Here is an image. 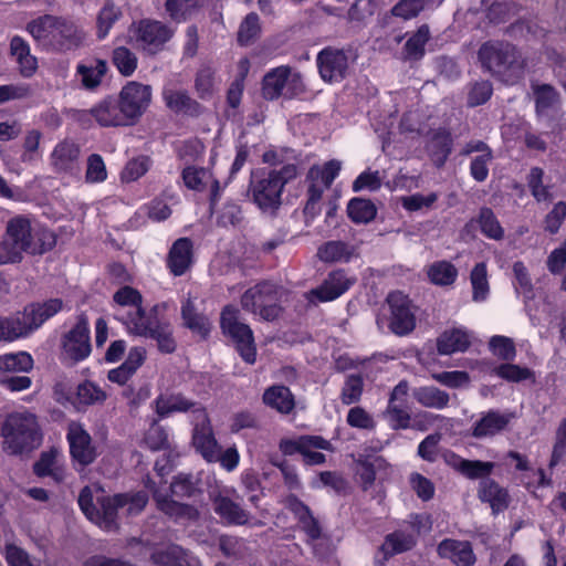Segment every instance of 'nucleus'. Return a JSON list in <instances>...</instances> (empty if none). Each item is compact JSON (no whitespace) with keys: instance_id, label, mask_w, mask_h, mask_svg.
<instances>
[{"instance_id":"obj_63","label":"nucleus","mask_w":566,"mask_h":566,"mask_svg":"<svg viewBox=\"0 0 566 566\" xmlns=\"http://www.w3.org/2000/svg\"><path fill=\"white\" fill-rule=\"evenodd\" d=\"M214 76L210 66H202L196 76L195 87L201 98H207L212 95L214 91Z\"/></svg>"},{"instance_id":"obj_20","label":"nucleus","mask_w":566,"mask_h":566,"mask_svg":"<svg viewBox=\"0 0 566 566\" xmlns=\"http://www.w3.org/2000/svg\"><path fill=\"white\" fill-rule=\"evenodd\" d=\"M114 302L118 306V310L115 313V318L122 322L126 329L128 331L127 321L133 318L137 313H140L143 316H151L156 313V307H154L148 314L145 313L142 308V295L139 292L130 286H124L119 289L114 294Z\"/></svg>"},{"instance_id":"obj_48","label":"nucleus","mask_w":566,"mask_h":566,"mask_svg":"<svg viewBox=\"0 0 566 566\" xmlns=\"http://www.w3.org/2000/svg\"><path fill=\"white\" fill-rule=\"evenodd\" d=\"M415 399L427 408L443 409L449 403V395L436 387H420L413 392Z\"/></svg>"},{"instance_id":"obj_8","label":"nucleus","mask_w":566,"mask_h":566,"mask_svg":"<svg viewBox=\"0 0 566 566\" xmlns=\"http://www.w3.org/2000/svg\"><path fill=\"white\" fill-rule=\"evenodd\" d=\"M276 302V286L269 282L249 289L241 298V305L245 311L265 321H273L279 316L281 308Z\"/></svg>"},{"instance_id":"obj_19","label":"nucleus","mask_w":566,"mask_h":566,"mask_svg":"<svg viewBox=\"0 0 566 566\" xmlns=\"http://www.w3.org/2000/svg\"><path fill=\"white\" fill-rule=\"evenodd\" d=\"M355 283V277L349 276L344 270L332 271L323 283L308 292L307 298L313 302H331L338 298Z\"/></svg>"},{"instance_id":"obj_62","label":"nucleus","mask_w":566,"mask_h":566,"mask_svg":"<svg viewBox=\"0 0 566 566\" xmlns=\"http://www.w3.org/2000/svg\"><path fill=\"white\" fill-rule=\"evenodd\" d=\"M514 287L517 294L531 297L533 284L528 271L523 262L517 261L513 264Z\"/></svg>"},{"instance_id":"obj_46","label":"nucleus","mask_w":566,"mask_h":566,"mask_svg":"<svg viewBox=\"0 0 566 566\" xmlns=\"http://www.w3.org/2000/svg\"><path fill=\"white\" fill-rule=\"evenodd\" d=\"M535 97L536 112L538 115H545L548 111L554 109L558 104L559 95L556 90L548 84H532Z\"/></svg>"},{"instance_id":"obj_52","label":"nucleus","mask_w":566,"mask_h":566,"mask_svg":"<svg viewBox=\"0 0 566 566\" xmlns=\"http://www.w3.org/2000/svg\"><path fill=\"white\" fill-rule=\"evenodd\" d=\"M493 371L500 378L512 382L534 379V373L530 368L514 364H501Z\"/></svg>"},{"instance_id":"obj_18","label":"nucleus","mask_w":566,"mask_h":566,"mask_svg":"<svg viewBox=\"0 0 566 566\" xmlns=\"http://www.w3.org/2000/svg\"><path fill=\"white\" fill-rule=\"evenodd\" d=\"M174 31L158 21H142L135 36L137 44L146 52L155 54L171 38Z\"/></svg>"},{"instance_id":"obj_26","label":"nucleus","mask_w":566,"mask_h":566,"mask_svg":"<svg viewBox=\"0 0 566 566\" xmlns=\"http://www.w3.org/2000/svg\"><path fill=\"white\" fill-rule=\"evenodd\" d=\"M154 403L159 417L165 418L174 412H190L191 422H195V410L205 409L200 403L190 401L181 395H160Z\"/></svg>"},{"instance_id":"obj_14","label":"nucleus","mask_w":566,"mask_h":566,"mask_svg":"<svg viewBox=\"0 0 566 566\" xmlns=\"http://www.w3.org/2000/svg\"><path fill=\"white\" fill-rule=\"evenodd\" d=\"M353 55L349 51L338 49H324L317 55L319 74L325 82L342 81L348 70Z\"/></svg>"},{"instance_id":"obj_34","label":"nucleus","mask_w":566,"mask_h":566,"mask_svg":"<svg viewBox=\"0 0 566 566\" xmlns=\"http://www.w3.org/2000/svg\"><path fill=\"white\" fill-rule=\"evenodd\" d=\"M151 558L160 566H200L199 560L189 555L178 545H170L165 549L156 551Z\"/></svg>"},{"instance_id":"obj_9","label":"nucleus","mask_w":566,"mask_h":566,"mask_svg":"<svg viewBox=\"0 0 566 566\" xmlns=\"http://www.w3.org/2000/svg\"><path fill=\"white\" fill-rule=\"evenodd\" d=\"M127 323L128 333L156 339L160 352L169 354L175 350L176 342L170 325L159 322L155 313L151 316L137 313Z\"/></svg>"},{"instance_id":"obj_31","label":"nucleus","mask_w":566,"mask_h":566,"mask_svg":"<svg viewBox=\"0 0 566 566\" xmlns=\"http://www.w3.org/2000/svg\"><path fill=\"white\" fill-rule=\"evenodd\" d=\"M479 499L490 504L493 513L504 511L509 506V493L497 482L484 479L480 482L478 490Z\"/></svg>"},{"instance_id":"obj_4","label":"nucleus","mask_w":566,"mask_h":566,"mask_svg":"<svg viewBox=\"0 0 566 566\" xmlns=\"http://www.w3.org/2000/svg\"><path fill=\"white\" fill-rule=\"evenodd\" d=\"M295 165H285L280 170H256L251 176L250 191L255 205L262 210L280 206L284 186L296 178Z\"/></svg>"},{"instance_id":"obj_50","label":"nucleus","mask_w":566,"mask_h":566,"mask_svg":"<svg viewBox=\"0 0 566 566\" xmlns=\"http://www.w3.org/2000/svg\"><path fill=\"white\" fill-rule=\"evenodd\" d=\"M42 139V132L36 128L25 130L22 142L21 161L31 164L41 157L40 142Z\"/></svg>"},{"instance_id":"obj_3","label":"nucleus","mask_w":566,"mask_h":566,"mask_svg":"<svg viewBox=\"0 0 566 566\" xmlns=\"http://www.w3.org/2000/svg\"><path fill=\"white\" fill-rule=\"evenodd\" d=\"M484 69L506 84L516 83L524 74V61L516 48L507 42L489 41L479 50Z\"/></svg>"},{"instance_id":"obj_17","label":"nucleus","mask_w":566,"mask_h":566,"mask_svg":"<svg viewBox=\"0 0 566 566\" xmlns=\"http://www.w3.org/2000/svg\"><path fill=\"white\" fill-rule=\"evenodd\" d=\"M70 444V453L73 460L81 465L91 464L96 458V450L92 443L90 433L80 422H71L66 434Z\"/></svg>"},{"instance_id":"obj_22","label":"nucleus","mask_w":566,"mask_h":566,"mask_svg":"<svg viewBox=\"0 0 566 566\" xmlns=\"http://www.w3.org/2000/svg\"><path fill=\"white\" fill-rule=\"evenodd\" d=\"M165 105L177 114L198 116L202 113L201 105L186 90L178 88L172 82H167L163 88Z\"/></svg>"},{"instance_id":"obj_12","label":"nucleus","mask_w":566,"mask_h":566,"mask_svg":"<svg viewBox=\"0 0 566 566\" xmlns=\"http://www.w3.org/2000/svg\"><path fill=\"white\" fill-rule=\"evenodd\" d=\"M151 101V87L139 82H128L120 91L119 104L130 124L137 120L148 108Z\"/></svg>"},{"instance_id":"obj_58","label":"nucleus","mask_w":566,"mask_h":566,"mask_svg":"<svg viewBox=\"0 0 566 566\" xmlns=\"http://www.w3.org/2000/svg\"><path fill=\"white\" fill-rule=\"evenodd\" d=\"M428 40L429 28L427 25H421L406 42L405 51L407 56L413 60L420 59L424 53V45Z\"/></svg>"},{"instance_id":"obj_13","label":"nucleus","mask_w":566,"mask_h":566,"mask_svg":"<svg viewBox=\"0 0 566 566\" xmlns=\"http://www.w3.org/2000/svg\"><path fill=\"white\" fill-rule=\"evenodd\" d=\"M91 354L90 326L86 317L81 315L75 326L65 334L62 342V355L65 359L77 363Z\"/></svg>"},{"instance_id":"obj_44","label":"nucleus","mask_w":566,"mask_h":566,"mask_svg":"<svg viewBox=\"0 0 566 566\" xmlns=\"http://www.w3.org/2000/svg\"><path fill=\"white\" fill-rule=\"evenodd\" d=\"M308 446H318L322 449H329V441L319 436H302L297 439H283L280 442V450L286 455H292L296 452L302 453Z\"/></svg>"},{"instance_id":"obj_1","label":"nucleus","mask_w":566,"mask_h":566,"mask_svg":"<svg viewBox=\"0 0 566 566\" xmlns=\"http://www.w3.org/2000/svg\"><path fill=\"white\" fill-rule=\"evenodd\" d=\"M148 502L145 491L127 492L104 496L97 488L85 486L78 495V505L85 516L105 531L117 528L119 514H139Z\"/></svg>"},{"instance_id":"obj_56","label":"nucleus","mask_w":566,"mask_h":566,"mask_svg":"<svg viewBox=\"0 0 566 566\" xmlns=\"http://www.w3.org/2000/svg\"><path fill=\"white\" fill-rule=\"evenodd\" d=\"M113 63L122 75L130 76L137 67V57L127 48L119 46L113 52Z\"/></svg>"},{"instance_id":"obj_11","label":"nucleus","mask_w":566,"mask_h":566,"mask_svg":"<svg viewBox=\"0 0 566 566\" xmlns=\"http://www.w3.org/2000/svg\"><path fill=\"white\" fill-rule=\"evenodd\" d=\"M302 88L301 75L289 66H279L268 72L263 78L262 92L265 98L274 99L281 95L292 96Z\"/></svg>"},{"instance_id":"obj_21","label":"nucleus","mask_w":566,"mask_h":566,"mask_svg":"<svg viewBox=\"0 0 566 566\" xmlns=\"http://www.w3.org/2000/svg\"><path fill=\"white\" fill-rule=\"evenodd\" d=\"M339 170L340 163L337 160H331L324 166H313L307 174L311 181L307 190L308 199L321 202L324 191L331 187Z\"/></svg>"},{"instance_id":"obj_49","label":"nucleus","mask_w":566,"mask_h":566,"mask_svg":"<svg viewBox=\"0 0 566 566\" xmlns=\"http://www.w3.org/2000/svg\"><path fill=\"white\" fill-rule=\"evenodd\" d=\"M181 314L188 328L201 336H207L209 334L211 327L210 321L205 315L196 313L191 301H187L182 305Z\"/></svg>"},{"instance_id":"obj_39","label":"nucleus","mask_w":566,"mask_h":566,"mask_svg":"<svg viewBox=\"0 0 566 566\" xmlns=\"http://www.w3.org/2000/svg\"><path fill=\"white\" fill-rule=\"evenodd\" d=\"M33 358L27 352L10 353L0 356V376L29 373L33 368Z\"/></svg>"},{"instance_id":"obj_33","label":"nucleus","mask_w":566,"mask_h":566,"mask_svg":"<svg viewBox=\"0 0 566 566\" xmlns=\"http://www.w3.org/2000/svg\"><path fill=\"white\" fill-rule=\"evenodd\" d=\"M286 507L297 518L300 527L310 539H317L321 536L318 522L312 516L308 507L293 495L289 496L286 499Z\"/></svg>"},{"instance_id":"obj_2","label":"nucleus","mask_w":566,"mask_h":566,"mask_svg":"<svg viewBox=\"0 0 566 566\" xmlns=\"http://www.w3.org/2000/svg\"><path fill=\"white\" fill-rule=\"evenodd\" d=\"M27 31L46 50L67 51L77 48L82 41L81 32L73 22L50 14L30 21Z\"/></svg>"},{"instance_id":"obj_23","label":"nucleus","mask_w":566,"mask_h":566,"mask_svg":"<svg viewBox=\"0 0 566 566\" xmlns=\"http://www.w3.org/2000/svg\"><path fill=\"white\" fill-rule=\"evenodd\" d=\"M182 180L185 186L191 190H209L211 205L218 201L221 187L209 169L188 166L182 170Z\"/></svg>"},{"instance_id":"obj_30","label":"nucleus","mask_w":566,"mask_h":566,"mask_svg":"<svg viewBox=\"0 0 566 566\" xmlns=\"http://www.w3.org/2000/svg\"><path fill=\"white\" fill-rule=\"evenodd\" d=\"M448 463L470 480L486 479L495 467L494 462L467 460L455 454L448 458Z\"/></svg>"},{"instance_id":"obj_64","label":"nucleus","mask_w":566,"mask_h":566,"mask_svg":"<svg viewBox=\"0 0 566 566\" xmlns=\"http://www.w3.org/2000/svg\"><path fill=\"white\" fill-rule=\"evenodd\" d=\"M260 33V23L259 17L255 13H250L242 21L239 32H238V41L242 45L249 44L252 40H254Z\"/></svg>"},{"instance_id":"obj_59","label":"nucleus","mask_w":566,"mask_h":566,"mask_svg":"<svg viewBox=\"0 0 566 566\" xmlns=\"http://www.w3.org/2000/svg\"><path fill=\"white\" fill-rule=\"evenodd\" d=\"M76 398L81 405H93L106 399L105 391L92 381H84L77 386Z\"/></svg>"},{"instance_id":"obj_40","label":"nucleus","mask_w":566,"mask_h":566,"mask_svg":"<svg viewBox=\"0 0 566 566\" xmlns=\"http://www.w3.org/2000/svg\"><path fill=\"white\" fill-rule=\"evenodd\" d=\"M106 71L107 64L102 60L77 65V76L82 83V86L86 90H93L101 84Z\"/></svg>"},{"instance_id":"obj_36","label":"nucleus","mask_w":566,"mask_h":566,"mask_svg":"<svg viewBox=\"0 0 566 566\" xmlns=\"http://www.w3.org/2000/svg\"><path fill=\"white\" fill-rule=\"evenodd\" d=\"M471 344V335L467 329L453 328L446 331L438 339V350L442 355L464 352Z\"/></svg>"},{"instance_id":"obj_32","label":"nucleus","mask_w":566,"mask_h":566,"mask_svg":"<svg viewBox=\"0 0 566 566\" xmlns=\"http://www.w3.org/2000/svg\"><path fill=\"white\" fill-rule=\"evenodd\" d=\"M10 54L15 59L22 76L31 77L38 69V60L31 54L29 43L14 35L10 41Z\"/></svg>"},{"instance_id":"obj_25","label":"nucleus","mask_w":566,"mask_h":566,"mask_svg":"<svg viewBox=\"0 0 566 566\" xmlns=\"http://www.w3.org/2000/svg\"><path fill=\"white\" fill-rule=\"evenodd\" d=\"M438 554L442 558L450 559L457 566H471L475 563L472 546L467 541L443 539L438 546Z\"/></svg>"},{"instance_id":"obj_43","label":"nucleus","mask_w":566,"mask_h":566,"mask_svg":"<svg viewBox=\"0 0 566 566\" xmlns=\"http://www.w3.org/2000/svg\"><path fill=\"white\" fill-rule=\"evenodd\" d=\"M452 138L446 130L437 132L428 144L431 160L437 167L443 166L451 153Z\"/></svg>"},{"instance_id":"obj_28","label":"nucleus","mask_w":566,"mask_h":566,"mask_svg":"<svg viewBox=\"0 0 566 566\" xmlns=\"http://www.w3.org/2000/svg\"><path fill=\"white\" fill-rule=\"evenodd\" d=\"M78 156V146L73 142L63 140L54 147L51 164L60 172H72L77 167Z\"/></svg>"},{"instance_id":"obj_37","label":"nucleus","mask_w":566,"mask_h":566,"mask_svg":"<svg viewBox=\"0 0 566 566\" xmlns=\"http://www.w3.org/2000/svg\"><path fill=\"white\" fill-rule=\"evenodd\" d=\"M263 401L283 415L290 413L295 407L293 394L287 387L281 385L268 388L263 394Z\"/></svg>"},{"instance_id":"obj_35","label":"nucleus","mask_w":566,"mask_h":566,"mask_svg":"<svg viewBox=\"0 0 566 566\" xmlns=\"http://www.w3.org/2000/svg\"><path fill=\"white\" fill-rule=\"evenodd\" d=\"M511 416L497 411H489L479 419L472 429L475 438L493 437L501 432L510 422Z\"/></svg>"},{"instance_id":"obj_41","label":"nucleus","mask_w":566,"mask_h":566,"mask_svg":"<svg viewBox=\"0 0 566 566\" xmlns=\"http://www.w3.org/2000/svg\"><path fill=\"white\" fill-rule=\"evenodd\" d=\"M470 283L472 286L473 302H485L490 294L488 266L485 262H480L474 265L470 273Z\"/></svg>"},{"instance_id":"obj_24","label":"nucleus","mask_w":566,"mask_h":566,"mask_svg":"<svg viewBox=\"0 0 566 566\" xmlns=\"http://www.w3.org/2000/svg\"><path fill=\"white\" fill-rule=\"evenodd\" d=\"M193 263V244L188 238L176 240L167 255V268L175 276L184 275Z\"/></svg>"},{"instance_id":"obj_53","label":"nucleus","mask_w":566,"mask_h":566,"mask_svg":"<svg viewBox=\"0 0 566 566\" xmlns=\"http://www.w3.org/2000/svg\"><path fill=\"white\" fill-rule=\"evenodd\" d=\"M479 223L482 233L488 238L493 240H501L503 238L504 230L491 209L483 208L480 211Z\"/></svg>"},{"instance_id":"obj_15","label":"nucleus","mask_w":566,"mask_h":566,"mask_svg":"<svg viewBox=\"0 0 566 566\" xmlns=\"http://www.w3.org/2000/svg\"><path fill=\"white\" fill-rule=\"evenodd\" d=\"M387 303L390 310L389 326L391 331L397 335L410 333L415 328L416 318L409 297L402 292L396 291L387 296Z\"/></svg>"},{"instance_id":"obj_6","label":"nucleus","mask_w":566,"mask_h":566,"mask_svg":"<svg viewBox=\"0 0 566 566\" xmlns=\"http://www.w3.org/2000/svg\"><path fill=\"white\" fill-rule=\"evenodd\" d=\"M0 436L3 439V450L19 454L40 444L36 418L28 411H17L8 415L1 426Z\"/></svg>"},{"instance_id":"obj_16","label":"nucleus","mask_w":566,"mask_h":566,"mask_svg":"<svg viewBox=\"0 0 566 566\" xmlns=\"http://www.w3.org/2000/svg\"><path fill=\"white\" fill-rule=\"evenodd\" d=\"M63 308V303L59 298H52L43 303H35L27 306L22 316L14 317L23 331L21 337L39 328L45 321L57 314Z\"/></svg>"},{"instance_id":"obj_55","label":"nucleus","mask_w":566,"mask_h":566,"mask_svg":"<svg viewBox=\"0 0 566 566\" xmlns=\"http://www.w3.org/2000/svg\"><path fill=\"white\" fill-rule=\"evenodd\" d=\"M120 17V10L114 4L113 1L106 0L103 8L99 11L97 19L98 38H105L112 25Z\"/></svg>"},{"instance_id":"obj_27","label":"nucleus","mask_w":566,"mask_h":566,"mask_svg":"<svg viewBox=\"0 0 566 566\" xmlns=\"http://www.w3.org/2000/svg\"><path fill=\"white\" fill-rule=\"evenodd\" d=\"M91 115L101 126H123L130 124L119 103L106 98L90 111Z\"/></svg>"},{"instance_id":"obj_7","label":"nucleus","mask_w":566,"mask_h":566,"mask_svg":"<svg viewBox=\"0 0 566 566\" xmlns=\"http://www.w3.org/2000/svg\"><path fill=\"white\" fill-rule=\"evenodd\" d=\"M221 328L237 345V349L243 360L254 364L256 348L253 333L249 325L239 321V311L234 306H226L221 313Z\"/></svg>"},{"instance_id":"obj_45","label":"nucleus","mask_w":566,"mask_h":566,"mask_svg":"<svg viewBox=\"0 0 566 566\" xmlns=\"http://www.w3.org/2000/svg\"><path fill=\"white\" fill-rule=\"evenodd\" d=\"M430 282L434 285H451L458 277L457 268L448 261H437L427 269Z\"/></svg>"},{"instance_id":"obj_10","label":"nucleus","mask_w":566,"mask_h":566,"mask_svg":"<svg viewBox=\"0 0 566 566\" xmlns=\"http://www.w3.org/2000/svg\"><path fill=\"white\" fill-rule=\"evenodd\" d=\"M192 424L193 448L208 463H217L218 451L221 446L214 437L210 420L205 409L195 410V422H192Z\"/></svg>"},{"instance_id":"obj_47","label":"nucleus","mask_w":566,"mask_h":566,"mask_svg":"<svg viewBox=\"0 0 566 566\" xmlns=\"http://www.w3.org/2000/svg\"><path fill=\"white\" fill-rule=\"evenodd\" d=\"M347 213L355 223H368L375 219L377 208L368 199L354 198L348 202Z\"/></svg>"},{"instance_id":"obj_57","label":"nucleus","mask_w":566,"mask_h":566,"mask_svg":"<svg viewBox=\"0 0 566 566\" xmlns=\"http://www.w3.org/2000/svg\"><path fill=\"white\" fill-rule=\"evenodd\" d=\"M490 350L502 360H513L516 356L515 345L512 338L495 335L489 342Z\"/></svg>"},{"instance_id":"obj_42","label":"nucleus","mask_w":566,"mask_h":566,"mask_svg":"<svg viewBox=\"0 0 566 566\" xmlns=\"http://www.w3.org/2000/svg\"><path fill=\"white\" fill-rule=\"evenodd\" d=\"M214 511L228 523L241 525L248 522V513L226 495L216 496Z\"/></svg>"},{"instance_id":"obj_29","label":"nucleus","mask_w":566,"mask_h":566,"mask_svg":"<svg viewBox=\"0 0 566 566\" xmlns=\"http://www.w3.org/2000/svg\"><path fill=\"white\" fill-rule=\"evenodd\" d=\"M153 495L158 510L177 522L191 521L198 516L197 510L192 506L171 500L158 489L154 490Z\"/></svg>"},{"instance_id":"obj_38","label":"nucleus","mask_w":566,"mask_h":566,"mask_svg":"<svg viewBox=\"0 0 566 566\" xmlns=\"http://www.w3.org/2000/svg\"><path fill=\"white\" fill-rule=\"evenodd\" d=\"M355 253L353 245L343 241H328L317 250V258L326 263L348 262Z\"/></svg>"},{"instance_id":"obj_61","label":"nucleus","mask_w":566,"mask_h":566,"mask_svg":"<svg viewBox=\"0 0 566 566\" xmlns=\"http://www.w3.org/2000/svg\"><path fill=\"white\" fill-rule=\"evenodd\" d=\"M144 443L154 451L169 447L168 432L165 428L154 422L144 437Z\"/></svg>"},{"instance_id":"obj_51","label":"nucleus","mask_w":566,"mask_h":566,"mask_svg":"<svg viewBox=\"0 0 566 566\" xmlns=\"http://www.w3.org/2000/svg\"><path fill=\"white\" fill-rule=\"evenodd\" d=\"M415 545V538L411 534L397 531L389 534L381 546L385 555H395L410 549Z\"/></svg>"},{"instance_id":"obj_60","label":"nucleus","mask_w":566,"mask_h":566,"mask_svg":"<svg viewBox=\"0 0 566 566\" xmlns=\"http://www.w3.org/2000/svg\"><path fill=\"white\" fill-rule=\"evenodd\" d=\"M149 159L140 156L129 160L120 172V180L123 182H133L144 176L149 169Z\"/></svg>"},{"instance_id":"obj_5","label":"nucleus","mask_w":566,"mask_h":566,"mask_svg":"<svg viewBox=\"0 0 566 566\" xmlns=\"http://www.w3.org/2000/svg\"><path fill=\"white\" fill-rule=\"evenodd\" d=\"M7 238L14 241L23 253L36 255L50 251L56 243L52 231L25 216L11 218L6 228Z\"/></svg>"},{"instance_id":"obj_54","label":"nucleus","mask_w":566,"mask_h":566,"mask_svg":"<svg viewBox=\"0 0 566 566\" xmlns=\"http://www.w3.org/2000/svg\"><path fill=\"white\" fill-rule=\"evenodd\" d=\"M107 179V169L104 159L98 154H92L86 159L85 181L87 184H102Z\"/></svg>"}]
</instances>
